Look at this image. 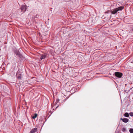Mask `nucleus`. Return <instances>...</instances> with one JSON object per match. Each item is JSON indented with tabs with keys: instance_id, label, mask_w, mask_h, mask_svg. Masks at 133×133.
Here are the masks:
<instances>
[{
	"instance_id": "39448f33",
	"label": "nucleus",
	"mask_w": 133,
	"mask_h": 133,
	"mask_svg": "<svg viewBox=\"0 0 133 133\" xmlns=\"http://www.w3.org/2000/svg\"><path fill=\"white\" fill-rule=\"evenodd\" d=\"M110 11L111 12V14H116L118 11L116 8H115L111 10Z\"/></svg>"
},
{
	"instance_id": "0eeeda50",
	"label": "nucleus",
	"mask_w": 133,
	"mask_h": 133,
	"mask_svg": "<svg viewBox=\"0 0 133 133\" xmlns=\"http://www.w3.org/2000/svg\"><path fill=\"white\" fill-rule=\"evenodd\" d=\"M124 6H121L116 8L117 9V11H122V10L124 9Z\"/></svg>"
},
{
	"instance_id": "9d476101",
	"label": "nucleus",
	"mask_w": 133,
	"mask_h": 133,
	"mask_svg": "<svg viewBox=\"0 0 133 133\" xmlns=\"http://www.w3.org/2000/svg\"><path fill=\"white\" fill-rule=\"evenodd\" d=\"M124 116L127 117H129V114L128 112L125 113L124 115Z\"/></svg>"
},
{
	"instance_id": "f03ea898",
	"label": "nucleus",
	"mask_w": 133,
	"mask_h": 133,
	"mask_svg": "<svg viewBox=\"0 0 133 133\" xmlns=\"http://www.w3.org/2000/svg\"><path fill=\"white\" fill-rule=\"evenodd\" d=\"M115 75L117 77L120 78L122 77L123 74L120 72H116L115 73Z\"/></svg>"
},
{
	"instance_id": "1a4fd4ad",
	"label": "nucleus",
	"mask_w": 133,
	"mask_h": 133,
	"mask_svg": "<svg viewBox=\"0 0 133 133\" xmlns=\"http://www.w3.org/2000/svg\"><path fill=\"white\" fill-rule=\"evenodd\" d=\"M17 77H18V78L19 79H21L23 77L22 75L21 74H20L18 75V76H17Z\"/></svg>"
},
{
	"instance_id": "f8f14e48",
	"label": "nucleus",
	"mask_w": 133,
	"mask_h": 133,
	"mask_svg": "<svg viewBox=\"0 0 133 133\" xmlns=\"http://www.w3.org/2000/svg\"><path fill=\"white\" fill-rule=\"evenodd\" d=\"M130 133H133V129H131L129 130Z\"/></svg>"
},
{
	"instance_id": "9b49d317",
	"label": "nucleus",
	"mask_w": 133,
	"mask_h": 133,
	"mask_svg": "<svg viewBox=\"0 0 133 133\" xmlns=\"http://www.w3.org/2000/svg\"><path fill=\"white\" fill-rule=\"evenodd\" d=\"M37 114L35 113L34 114V116L32 117V118L33 119H35L37 117Z\"/></svg>"
},
{
	"instance_id": "4468645a",
	"label": "nucleus",
	"mask_w": 133,
	"mask_h": 133,
	"mask_svg": "<svg viewBox=\"0 0 133 133\" xmlns=\"http://www.w3.org/2000/svg\"><path fill=\"white\" fill-rule=\"evenodd\" d=\"M123 131H125L126 130L125 129V128H123Z\"/></svg>"
},
{
	"instance_id": "20e7f679",
	"label": "nucleus",
	"mask_w": 133,
	"mask_h": 133,
	"mask_svg": "<svg viewBox=\"0 0 133 133\" xmlns=\"http://www.w3.org/2000/svg\"><path fill=\"white\" fill-rule=\"evenodd\" d=\"M47 56V55L46 54H44L41 55L40 59L42 60L43 59H45Z\"/></svg>"
},
{
	"instance_id": "6e6552de",
	"label": "nucleus",
	"mask_w": 133,
	"mask_h": 133,
	"mask_svg": "<svg viewBox=\"0 0 133 133\" xmlns=\"http://www.w3.org/2000/svg\"><path fill=\"white\" fill-rule=\"evenodd\" d=\"M37 131V128H35L32 129L30 131V133H34Z\"/></svg>"
},
{
	"instance_id": "f257e3e1",
	"label": "nucleus",
	"mask_w": 133,
	"mask_h": 133,
	"mask_svg": "<svg viewBox=\"0 0 133 133\" xmlns=\"http://www.w3.org/2000/svg\"><path fill=\"white\" fill-rule=\"evenodd\" d=\"M21 49H19V51L17 52V56L18 57H19L20 60H23L24 59L23 56L21 54L20 52H19V51H21Z\"/></svg>"
},
{
	"instance_id": "423d86ee",
	"label": "nucleus",
	"mask_w": 133,
	"mask_h": 133,
	"mask_svg": "<svg viewBox=\"0 0 133 133\" xmlns=\"http://www.w3.org/2000/svg\"><path fill=\"white\" fill-rule=\"evenodd\" d=\"M121 120L125 123H127L129 121V119L127 118H121Z\"/></svg>"
},
{
	"instance_id": "7ed1b4c3",
	"label": "nucleus",
	"mask_w": 133,
	"mask_h": 133,
	"mask_svg": "<svg viewBox=\"0 0 133 133\" xmlns=\"http://www.w3.org/2000/svg\"><path fill=\"white\" fill-rule=\"evenodd\" d=\"M21 9L22 11L24 12H25L26 9V5H22L21 8Z\"/></svg>"
},
{
	"instance_id": "ddd939ff",
	"label": "nucleus",
	"mask_w": 133,
	"mask_h": 133,
	"mask_svg": "<svg viewBox=\"0 0 133 133\" xmlns=\"http://www.w3.org/2000/svg\"><path fill=\"white\" fill-rule=\"evenodd\" d=\"M129 114L130 116H133V112H130L129 113Z\"/></svg>"
},
{
	"instance_id": "2eb2a0df",
	"label": "nucleus",
	"mask_w": 133,
	"mask_h": 133,
	"mask_svg": "<svg viewBox=\"0 0 133 133\" xmlns=\"http://www.w3.org/2000/svg\"><path fill=\"white\" fill-rule=\"evenodd\" d=\"M16 76H17V73L16 74Z\"/></svg>"
}]
</instances>
